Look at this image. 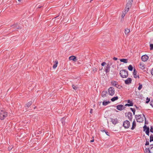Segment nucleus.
Masks as SVG:
<instances>
[{"label":"nucleus","mask_w":153,"mask_h":153,"mask_svg":"<svg viewBox=\"0 0 153 153\" xmlns=\"http://www.w3.org/2000/svg\"><path fill=\"white\" fill-rule=\"evenodd\" d=\"M120 74L123 78H126L128 76V71L126 70H121L120 71Z\"/></svg>","instance_id":"obj_1"},{"label":"nucleus","mask_w":153,"mask_h":153,"mask_svg":"<svg viewBox=\"0 0 153 153\" xmlns=\"http://www.w3.org/2000/svg\"><path fill=\"white\" fill-rule=\"evenodd\" d=\"M8 116V113L3 110L0 112V119L2 120L4 119Z\"/></svg>","instance_id":"obj_2"},{"label":"nucleus","mask_w":153,"mask_h":153,"mask_svg":"<svg viewBox=\"0 0 153 153\" xmlns=\"http://www.w3.org/2000/svg\"><path fill=\"white\" fill-rule=\"evenodd\" d=\"M133 0H128V1L125 8V12L127 13L128 11L129 8L131 7Z\"/></svg>","instance_id":"obj_3"},{"label":"nucleus","mask_w":153,"mask_h":153,"mask_svg":"<svg viewBox=\"0 0 153 153\" xmlns=\"http://www.w3.org/2000/svg\"><path fill=\"white\" fill-rule=\"evenodd\" d=\"M108 91L109 94L111 96L113 95L115 93V90L114 88L113 87H110L108 89Z\"/></svg>","instance_id":"obj_4"},{"label":"nucleus","mask_w":153,"mask_h":153,"mask_svg":"<svg viewBox=\"0 0 153 153\" xmlns=\"http://www.w3.org/2000/svg\"><path fill=\"white\" fill-rule=\"evenodd\" d=\"M129 126L130 122L126 120L124 121L123 124V126L125 128H128L129 127Z\"/></svg>","instance_id":"obj_5"},{"label":"nucleus","mask_w":153,"mask_h":153,"mask_svg":"<svg viewBox=\"0 0 153 153\" xmlns=\"http://www.w3.org/2000/svg\"><path fill=\"white\" fill-rule=\"evenodd\" d=\"M117 109L119 111H122L124 109L125 107L122 105H119L116 106Z\"/></svg>","instance_id":"obj_6"},{"label":"nucleus","mask_w":153,"mask_h":153,"mask_svg":"<svg viewBox=\"0 0 153 153\" xmlns=\"http://www.w3.org/2000/svg\"><path fill=\"white\" fill-rule=\"evenodd\" d=\"M148 59V56L146 55H143L141 57L142 60L144 62L146 61Z\"/></svg>","instance_id":"obj_7"},{"label":"nucleus","mask_w":153,"mask_h":153,"mask_svg":"<svg viewBox=\"0 0 153 153\" xmlns=\"http://www.w3.org/2000/svg\"><path fill=\"white\" fill-rule=\"evenodd\" d=\"M111 83L113 86H115L117 88H119L120 86L118 85L117 82H116L115 81H112L111 82Z\"/></svg>","instance_id":"obj_8"},{"label":"nucleus","mask_w":153,"mask_h":153,"mask_svg":"<svg viewBox=\"0 0 153 153\" xmlns=\"http://www.w3.org/2000/svg\"><path fill=\"white\" fill-rule=\"evenodd\" d=\"M132 79L131 78H128L125 81V82L126 84H129L131 83Z\"/></svg>","instance_id":"obj_9"},{"label":"nucleus","mask_w":153,"mask_h":153,"mask_svg":"<svg viewBox=\"0 0 153 153\" xmlns=\"http://www.w3.org/2000/svg\"><path fill=\"white\" fill-rule=\"evenodd\" d=\"M127 115L128 119L130 120H131L133 117L132 113L130 112H128Z\"/></svg>","instance_id":"obj_10"},{"label":"nucleus","mask_w":153,"mask_h":153,"mask_svg":"<svg viewBox=\"0 0 153 153\" xmlns=\"http://www.w3.org/2000/svg\"><path fill=\"white\" fill-rule=\"evenodd\" d=\"M69 59L70 60H73L74 61H76L77 60L76 57L74 56H70L69 57Z\"/></svg>","instance_id":"obj_11"},{"label":"nucleus","mask_w":153,"mask_h":153,"mask_svg":"<svg viewBox=\"0 0 153 153\" xmlns=\"http://www.w3.org/2000/svg\"><path fill=\"white\" fill-rule=\"evenodd\" d=\"M110 67L109 64H107L105 68V70L106 73L110 71Z\"/></svg>","instance_id":"obj_12"},{"label":"nucleus","mask_w":153,"mask_h":153,"mask_svg":"<svg viewBox=\"0 0 153 153\" xmlns=\"http://www.w3.org/2000/svg\"><path fill=\"white\" fill-rule=\"evenodd\" d=\"M137 73V71H136V69H134V71H133V75L134 76V77L135 78H139V77L138 76H137L136 75V74Z\"/></svg>","instance_id":"obj_13"},{"label":"nucleus","mask_w":153,"mask_h":153,"mask_svg":"<svg viewBox=\"0 0 153 153\" xmlns=\"http://www.w3.org/2000/svg\"><path fill=\"white\" fill-rule=\"evenodd\" d=\"M111 121L112 123L115 125L118 122V120L117 119H111Z\"/></svg>","instance_id":"obj_14"},{"label":"nucleus","mask_w":153,"mask_h":153,"mask_svg":"<svg viewBox=\"0 0 153 153\" xmlns=\"http://www.w3.org/2000/svg\"><path fill=\"white\" fill-rule=\"evenodd\" d=\"M107 94V91H103L102 93V96L103 97H105L106 96V95Z\"/></svg>","instance_id":"obj_15"},{"label":"nucleus","mask_w":153,"mask_h":153,"mask_svg":"<svg viewBox=\"0 0 153 153\" xmlns=\"http://www.w3.org/2000/svg\"><path fill=\"white\" fill-rule=\"evenodd\" d=\"M18 23H16V24L13 25L12 26L15 29H21V28H20L19 26H17L18 25Z\"/></svg>","instance_id":"obj_16"},{"label":"nucleus","mask_w":153,"mask_h":153,"mask_svg":"<svg viewBox=\"0 0 153 153\" xmlns=\"http://www.w3.org/2000/svg\"><path fill=\"white\" fill-rule=\"evenodd\" d=\"M120 61L121 62H123L125 63H126L128 62V59H120Z\"/></svg>","instance_id":"obj_17"},{"label":"nucleus","mask_w":153,"mask_h":153,"mask_svg":"<svg viewBox=\"0 0 153 153\" xmlns=\"http://www.w3.org/2000/svg\"><path fill=\"white\" fill-rule=\"evenodd\" d=\"M139 67L141 69L143 70L145 68V65L142 63H140L139 65Z\"/></svg>","instance_id":"obj_18"},{"label":"nucleus","mask_w":153,"mask_h":153,"mask_svg":"<svg viewBox=\"0 0 153 153\" xmlns=\"http://www.w3.org/2000/svg\"><path fill=\"white\" fill-rule=\"evenodd\" d=\"M65 117L62 118L61 120V122L63 125H65Z\"/></svg>","instance_id":"obj_19"},{"label":"nucleus","mask_w":153,"mask_h":153,"mask_svg":"<svg viewBox=\"0 0 153 153\" xmlns=\"http://www.w3.org/2000/svg\"><path fill=\"white\" fill-rule=\"evenodd\" d=\"M55 64L53 65V68H55L57 66V64H58V62L57 60H56L55 61Z\"/></svg>","instance_id":"obj_20"},{"label":"nucleus","mask_w":153,"mask_h":153,"mask_svg":"<svg viewBox=\"0 0 153 153\" xmlns=\"http://www.w3.org/2000/svg\"><path fill=\"white\" fill-rule=\"evenodd\" d=\"M136 126V123H135V121L134 120L132 123V126L131 129L132 130L134 129V128Z\"/></svg>","instance_id":"obj_21"},{"label":"nucleus","mask_w":153,"mask_h":153,"mask_svg":"<svg viewBox=\"0 0 153 153\" xmlns=\"http://www.w3.org/2000/svg\"><path fill=\"white\" fill-rule=\"evenodd\" d=\"M110 102L109 101H104L102 102V105H107L108 104H109Z\"/></svg>","instance_id":"obj_22"},{"label":"nucleus","mask_w":153,"mask_h":153,"mask_svg":"<svg viewBox=\"0 0 153 153\" xmlns=\"http://www.w3.org/2000/svg\"><path fill=\"white\" fill-rule=\"evenodd\" d=\"M32 103L31 101H30L28 102L26 104V105L27 107H29L30 105H31Z\"/></svg>","instance_id":"obj_23"},{"label":"nucleus","mask_w":153,"mask_h":153,"mask_svg":"<svg viewBox=\"0 0 153 153\" xmlns=\"http://www.w3.org/2000/svg\"><path fill=\"white\" fill-rule=\"evenodd\" d=\"M118 99V97H115L112 98L111 100L112 101L114 102L115 101L117 100Z\"/></svg>","instance_id":"obj_24"},{"label":"nucleus","mask_w":153,"mask_h":153,"mask_svg":"<svg viewBox=\"0 0 153 153\" xmlns=\"http://www.w3.org/2000/svg\"><path fill=\"white\" fill-rule=\"evenodd\" d=\"M130 31L129 29H126L125 30V33L126 35Z\"/></svg>","instance_id":"obj_25"},{"label":"nucleus","mask_w":153,"mask_h":153,"mask_svg":"<svg viewBox=\"0 0 153 153\" xmlns=\"http://www.w3.org/2000/svg\"><path fill=\"white\" fill-rule=\"evenodd\" d=\"M141 115H135V117L136 119L137 120L138 119H140V118H141Z\"/></svg>","instance_id":"obj_26"},{"label":"nucleus","mask_w":153,"mask_h":153,"mask_svg":"<svg viewBox=\"0 0 153 153\" xmlns=\"http://www.w3.org/2000/svg\"><path fill=\"white\" fill-rule=\"evenodd\" d=\"M128 69L130 71H132L133 69V67L131 65H130L128 67Z\"/></svg>","instance_id":"obj_27"},{"label":"nucleus","mask_w":153,"mask_h":153,"mask_svg":"<svg viewBox=\"0 0 153 153\" xmlns=\"http://www.w3.org/2000/svg\"><path fill=\"white\" fill-rule=\"evenodd\" d=\"M149 128H148L147 129L146 131V133L147 135L149 136Z\"/></svg>","instance_id":"obj_28"},{"label":"nucleus","mask_w":153,"mask_h":153,"mask_svg":"<svg viewBox=\"0 0 153 153\" xmlns=\"http://www.w3.org/2000/svg\"><path fill=\"white\" fill-rule=\"evenodd\" d=\"M153 141V135L151 134L150 137V142Z\"/></svg>","instance_id":"obj_29"},{"label":"nucleus","mask_w":153,"mask_h":153,"mask_svg":"<svg viewBox=\"0 0 153 153\" xmlns=\"http://www.w3.org/2000/svg\"><path fill=\"white\" fill-rule=\"evenodd\" d=\"M139 86L138 88V90H140L142 88V85L140 83H139Z\"/></svg>","instance_id":"obj_30"},{"label":"nucleus","mask_w":153,"mask_h":153,"mask_svg":"<svg viewBox=\"0 0 153 153\" xmlns=\"http://www.w3.org/2000/svg\"><path fill=\"white\" fill-rule=\"evenodd\" d=\"M133 105V103H131V104H126V105H125V106H132Z\"/></svg>","instance_id":"obj_31"},{"label":"nucleus","mask_w":153,"mask_h":153,"mask_svg":"<svg viewBox=\"0 0 153 153\" xmlns=\"http://www.w3.org/2000/svg\"><path fill=\"white\" fill-rule=\"evenodd\" d=\"M137 120L138 122H142L143 121V120L142 118H141L140 119H138Z\"/></svg>","instance_id":"obj_32"},{"label":"nucleus","mask_w":153,"mask_h":153,"mask_svg":"<svg viewBox=\"0 0 153 153\" xmlns=\"http://www.w3.org/2000/svg\"><path fill=\"white\" fill-rule=\"evenodd\" d=\"M145 150L146 152H148L150 153L151 152V150H150L149 148H146Z\"/></svg>","instance_id":"obj_33"},{"label":"nucleus","mask_w":153,"mask_h":153,"mask_svg":"<svg viewBox=\"0 0 153 153\" xmlns=\"http://www.w3.org/2000/svg\"><path fill=\"white\" fill-rule=\"evenodd\" d=\"M153 146V144L150 145V146ZM150 150H151V152H150V153H153V146L150 147Z\"/></svg>","instance_id":"obj_34"},{"label":"nucleus","mask_w":153,"mask_h":153,"mask_svg":"<svg viewBox=\"0 0 153 153\" xmlns=\"http://www.w3.org/2000/svg\"><path fill=\"white\" fill-rule=\"evenodd\" d=\"M130 109H131V110L132 111V112H133V114L134 115L135 113V109H134L133 108H130Z\"/></svg>","instance_id":"obj_35"},{"label":"nucleus","mask_w":153,"mask_h":153,"mask_svg":"<svg viewBox=\"0 0 153 153\" xmlns=\"http://www.w3.org/2000/svg\"><path fill=\"white\" fill-rule=\"evenodd\" d=\"M148 127H147V126L146 125H144V126L143 127V131H145L146 130H147V128H148Z\"/></svg>","instance_id":"obj_36"},{"label":"nucleus","mask_w":153,"mask_h":153,"mask_svg":"<svg viewBox=\"0 0 153 153\" xmlns=\"http://www.w3.org/2000/svg\"><path fill=\"white\" fill-rule=\"evenodd\" d=\"M125 13V11H124V12H123L121 17L122 18H123L124 16H125V14L126 13Z\"/></svg>","instance_id":"obj_37"},{"label":"nucleus","mask_w":153,"mask_h":153,"mask_svg":"<svg viewBox=\"0 0 153 153\" xmlns=\"http://www.w3.org/2000/svg\"><path fill=\"white\" fill-rule=\"evenodd\" d=\"M146 103H148L150 101V99L148 97H147L146 99Z\"/></svg>","instance_id":"obj_38"},{"label":"nucleus","mask_w":153,"mask_h":153,"mask_svg":"<svg viewBox=\"0 0 153 153\" xmlns=\"http://www.w3.org/2000/svg\"><path fill=\"white\" fill-rule=\"evenodd\" d=\"M150 50H152L153 49V44H150Z\"/></svg>","instance_id":"obj_39"},{"label":"nucleus","mask_w":153,"mask_h":153,"mask_svg":"<svg viewBox=\"0 0 153 153\" xmlns=\"http://www.w3.org/2000/svg\"><path fill=\"white\" fill-rule=\"evenodd\" d=\"M72 87L75 90L77 89V87L74 85H72Z\"/></svg>","instance_id":"obj_40"},{"label":"nucleus","mask_w":153,"mask_h":153,"mask_svg":"<svg viewBox=\"0 0 153 153\" xmlns=\"http://www.w3.org/2000/svg\"><path fill=\"white\" fill-rule=\"evenodd\" d=\"M105 64H106V63L105 62H102L101 64V65L102 66H104Z\"/></svg>","instance_id":"obj_41"},{"label":"nucleus","mask_w":153,"mask_h":153,"mask_svg":"<svg viewBox=\"0 0 153 153\" xmlns=\"http://www.w3.org/2000/svg\"><path fill=\"white\" fill-rule=\"evenodd\" d=\"M150 105L153 107V100L151 101L150 102Z\"/></svg>","instance_id":"obj_42"},{"label":"nucleus","mask_w":153,"mask_h":153,"mask_svg":"<svg viewBox=\"0 0 153 153\" xmlns=\"http://www.w3.org/2000/svg\"><path fill=\"white\" fill-rule=\"evenodd\" d=\"M150 131L151 132L153 133V128L152 127V126H151V127Z\"/></svg>","instance_id":"obj_43"},{"label":"nucleus","mask_w":153,"mask_h":153,"mask_svg":"<svg viewBox=\"0 0 153 153\" xmlns=\"http://www.w3.org/2000/svg\"><path fill=\"white\" fill-rule=\"evenodd\" d=\"M127 102L128 103V104H131V103H133L132 101H131L129 100H128Z\"/></svg>","instance_id":"obj_44"},{"label":"nucleus","mask_w":153,"mask_h":153,"mask_svg":"<svg viewBox=\"0 0 153 153\" xmlns=\"http://www.w3.org/2000/svg\"><path fill=\"white\" fill-rule=\"evenodd\" d=\"M101 131H105V133L107 135H108V134H109V133H108V132H107V131H105V130H103H103H101Z\"/></svg>","instance_id":"obj_45"},{"label":"nucleus","mask_w":153,"mask_h":153,"mask_svg":"<svg viewBox=\"0 0 153 153\" xmlns=\"http://www.w3.org/2000/svg\"><path fill=\"white\" fill-rule=\"evenodd\" d=\"M107 64H109V66L110 67V66L112 64V62H108Z\"/></svg>","instance_id":"obj_46"},{"label":"nucleus","mask_w":153,"mask_h":153,"mask_svg":"<svg viewBox=\"0 0 153 153\" xmlns=\"http://www.w3.org/2000/svg\"><path fill=\"white\" fill-rule=\"evenodd\" d=\"M149 144V141H146V143L145 144L146 145H148Z\"/></svg>","instance_id":"obj_47"},{"label":"nucleus","mask_w":153,"mask_h":153,"mask_svg":"<svg viewBox=\"0 0 153 153\" xmlns=\"http://www.w3.org/2000/svg\"><path fill=\"white\" fill-rule=\"evenodd\" d=\"M13 148V147H9L8 148V149L9 150H11L12 149V148Z\"/></svg>","instance_id":"obj_48"},{"label":"nucleus","mask_w":153,"mask_h":153,"mask_svg":"<svg viewBox=\"0 0 153 153\" xmlns=\"http://www.w3.org/2000/svg\"><path fill=\"white\" fill-rule=\"evenodd\" d=\"M113 59L115 60H116L117 59V58L115 57H114Z\"/></svg>","instance_id":"obj_49"},{"label":"nucleus","mask_w":153,"mask_h":153,"mask_svg":"<svg viewBox=\"0 0 153 153\" xmlns=\"http://www.w3.org/2000/svg\"><path fill=\"white\" fill-rule=\"evenodd\" d=\"M92 111H93V109H91L90 111V113L91 114H92Z\"/></svg>","instance_id":"obj_50"},{"label":"nucleus","mask_w":153,"mask_h":153,"mask_svg":"<svg viewBox=\"0 0 153 153\" xmlns=\"http://www.w3.org/2000/svg\"><path fill=\"white\" fill-rule=\"evenodd\" d=\"M42 133V131H39V132H37V133L38 134H41Z\"/></svg>","instance_id":"obj_51"},{"label":"nucleus","mask_w":153,"mask_h":153,"mask_svg":"<svg viewBox=\"0 0 153 153\" xmlns=\"http://www.w3.org/2000/svg\"><path fill=\"white\" fill-rule=\"evenodd\" d=\"M41 7H42V6H38L37 7V8H41Z\"/></svg>","instance_id":"obj_52"},{"label":"nucleus","mask_w":153,"mask_h":153,"mask_svg":"<svg viewBox=\"0 0 153 153\" xmlns=\"http://www.w3.org/2000/svg\"><path fill=\"white\" fill-rule=\"evenodd\" d=\"M90 141L91 142H93L94 141V140H91Z\"/></svg>","instance_id":"obj_53"},{"label":"nucleus","mask_w":153,"mask_h":153,"mask_svg":"<svg viewBox=\"0 0 153 153\" xmlns=\"http://www.w3.org/2000/svg\"><path fill=\"white\" fill-rule=\"evenodd\" d=\"M96 71V68H95V69L94 70H93V71Z\"/></svg>","instance_id":"obj_54"},{"label":"nucleus","mask_w":153,"mask_h":153,"mask_svg":"<svg viewBox=\"0 0 153 153\" xmlns=\"http://www.w3.org/2000/svg\"><path fill=\"white\" fill-rule=\"evenodd\" d=\"M143 115L144 117H145V119H146V118L145 117V115L143 114Z\"/></svg>","instance_id":"obj_55"},{"label":"nucleus","mask_w":153,"mask_h":153,"mask_svg":"<svg viewBox=\"0 0 153 153\" xmlns=\"http://www.w3.org/2000/svg\"><path fill=\"white\" fill-rule=\"evenodd\" d=\"M19 1H20L21 0H18Z\"/></svg>","instance_id":"obj_56"},{"label":"nucleus","mask_w":153,"mask_h":153,"mask_svg":"<svg viewBox=\"0 0 153 153\" xmlns=\"http://www.w3.org/2000/svg\"><path fill=\"white\" fill-rule=\"evenodd\" d=\"M37 133L36 132V133L35 134V135H36V134Z\"/></svg>","instance_id":"obj_57"},{"label":"nucleus","mask_w":153,"mask_h":153,"mask_svg":"<svg viewBox=\"0 0 153 153\" xmlns=\"http://www.w3.org/2000/svg\"><path fill=\"white\" fill-rule=\"evenodd\" d=\"M102 68H101V70H102Z\"/></svg>","instance_id":"obj_58"}]
</instances>
